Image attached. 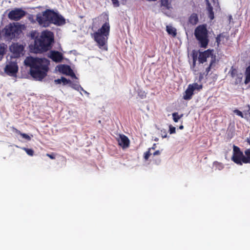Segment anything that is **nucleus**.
<instances>
[{"label":"nucleus","instance_id":"obj_21","mask_svg":"<svg viewBox=\"0 0 250 250\" xmlns=\"http://www.w3.org/2000/svg\"><path fill=\"white\" fill-rule=\"evenodd\" d=\"M161 3L162 6H164L167 9H169L170 8V3L169 0H161Z\"/></svg>","mask_w":250,"mask_h":250},{"label":"nucleus","instance_id":"obj_46","mask_svg":"<svg viewBox=\"0 0 250 250\" xmlns=\"http://www.w3.org/2000/svg\"><path fill=\"white\" fill-rule=\"evenodd\" d=\"M125 0V1L126 0Z\"/></svg>","mask_w":250,"mask_h":250},{"label":"nucleus","instance_id":"obj_19","mask_svg":"<svg viewBox=\"0 0 250 250\" xmlns=\"http://www.w3.org/2000/svg\"><path fill=\"white\" fill-rule=\"evenodd\" d=\"M207 9L209 14V17L211 20H213L214 18V12L213 11V8L208 1Z\"/></svg>","mask_w":250,"mask_h":250},{"label":"nucleus","instance_id":"obj_45","mask_svg":"<svg viewBox=\"0 0 250 250\" xmlns=\"http://www.w3.org/2000/svg\"><path fill=\"white\" fill-rule=\"evenodd\" d=\"M155 146V144H154V145H153V146H152L151 148H151V149H155V147H154V146Z\"/></svg>","mask_w":250,"mask_h":250},{"label":"nucleus","instance_id":"obj_36","mask_svg":"<svg viewBox=\"0 0 250 250\" xmlns=\"http://www.w3.org/2000/svg\"><path fill=\"white\" fill-rule=\"evenodd\" d=\"M62 77L61 78V79H58L55 80L54 82L56 84H60L62 83Z\"/></svg>","mask_w":250,"mask_h":250},{"label":"nucleus","instance_id":"obj_23","mask_svg":"<svg viewBox=\"0 0 250 250\" xmlns=\"http://www.w3.org/2000/svg\"><path fill=\"white\" fill-rule=\"evenodd\" d=\"M189 86H191V87L193 88V91L194 90H197L198 91H200L202 89L203 86L202 84H199L197 83H193L192 84H189Z\"/></svg>","mask_w":250,"mask_h":250},{"label":"nucleus","instance_id":"obj_26","mask_svg":"<svg viewBox=\"0 0 250 250\" xmlns=\"http://www.w3.org/2000/svg\"><path fill=\"white\" fill-rule=\"evenodd\" d=\"M237 72H238L236 68H235L234 67H233V66H232L231 67V69L229 72V73L230 74L231 77L232 78H234L235 76L238 75Z\"/></svg>","mask_w":250,"mask_h":250},{"label":"nucleus","instance_id":"obj_5","mask_svg":"<svg viewBox=\"0 0 250 250\" xmlns=\"http://www.w3.org/2000/svg\"><path fill=\"white\" fill-rule=\"evenodd\" d=\"M21 27L18 22L10 23L6 25L3 29L5 37L9 40L18 38L21 32Z\"/></svg>","mask_w":250,"mask_h":250},{"label":"nucleus","instance_id":"obj_22","mask_svg":"<svg viewBox=\"0 0 250 250\" xmlns=\"http://www.w3.org/2000/svg\"><path fill=\"white\" fill-rule=\"evenodd\" d=\"M245 154L246 155L245 158V162L246 164L250 163V149H247L245 151Z\"/></svg>","mask_w":250,"mask_h":250},{"label":"nucleus","instance_id":"obj_10","mask_svg":"<svg viewBox=\"0 0 250 250\" xmlns=\"http://www.w3.org/2000/svg\"><path fill=\"white\" fill-rule=\"evenodd\" d=\"M18 66L16 62H11L7 64L4 68V72L9 76L16 75L18 71Z\"/></svg>","mask_w":250,"mask_h":250},{"label":"nucleus","instance_id":"obj_40","mask_svg":"<svg viewBox=\"0 0 250 250\" xmlns=\"http://www.w3.org/2000/svg\"><path fill=\"white\" fill-rule=\"evenodd\" d=\"M196 57H197V55L195 56L194 55H193V63L194 64H195V63Z\"/></svg>","mask_w":250,"mask_h":250},{"label":"nucleus","instance_id":"obj_33","mask_svg":"<svg viewBox=\"0 0 250 250\" xmlns=\"http://www.w3.org/2000/svg\"><path fill=\"white\" fill-rule=\"evenodd\" d=\"M233 112L234 113H235L236 115H237L238 116L241 117V118H244L243 113L241 111L239 110L238 109H235L233 111Z\"/></svg>","mask_w":250,"mask_h":250},{"label":"nucleus","instance_id":"obj_7","mask_svg":"<svg viewBox=\"0 0 250 250\" xmlns=\"http://www.w3.org/2000/svg\"><path fill=\"white\" fill-rule=\"evenodd\" d=\"M245 156L243 152L240 150V148L235 145L233 146V154L231 157L232 161L235 164L239 165H242L243 163L246 164L245 162Z\"/></svg>","mask_w":250,"mask_h":250},{"label":"nucleus","instance_id":"obj_1","mask_svg":"<svg viewBox=\"0 0 250 250\" xmlns=\"http://www.w3.org/2000/svg\"><path fill=\"white\" fill-rule=\"evenodd\" d=\"M26 66L30 68V74L36 80L42 81L49 70V61L45 58L27 57L24 60Z\"/></svg>","mask_w":250,"mask_h":250},{"label":"nucleus","instance_id":"obj_27","mask_svg":"<svg viewBox=\"0 0 250 250\" xmlns=\"http://www.w3.org/2000/svg\"><path fill=\"white\" fill-rule=\"evenodd\" d=\"M71 87L78 91L83 90V88L78 83H70Z\"/></svg>","mask_w":250,"mask_h":250},{"label":"nucleus","instance_id":"obj_43","mask_svg":"<svg viewBox=\"0 0 250 250\" xmlns=\"http://www.w3.org/2000/svg\"><path fill=\"white\" fill-rule=\"evenodd\" d=\"M179 128L180 129H183L184 128V126L183 125H181Z\"/></svg>","mask_w":250,"mask_h":250},{"label":"nucleus","instance_id":"obj_29","mask_svg":"<svg viewBox=\"0 0 250 250\" xmlns=\"http://www.w3.org/2000/svg\"><path fill=\"white\" fill-rule=\"evenodd\" d=\"M215 62V58H214L213 59H211V62H210V64L209 66L206 68V72H207V75L208 74L209 72L211 70V67L212 66V65Z\"/></svg>","mask_w":250,"mask_h":250},{"label":"nucleus","instance_id":"obj_35","mask_svg":"<svg viewBox=\"0 0 250 250\" xmlns=\"http://www.w3.org/2000/svg\"><path fill=\"white\" fill-rule=\"evenodd\" d=\"M114 7H119L120 5L118 0H111Z\"/></svg>","mask_w":250,"mask_h":250},{"label":"nucleus","instance_id":"obj_4","mask_svg":"<svg viewBox=\"0 0 250 250\" xmlns=\"http://www.w3.org/2000/svg\"><path fill=\"white\" fill-rule=\"evenodd\" d=\"M194 36L201 47L206 48L209 43L208 31L206 24L199 25L194 30Z\"/></svg>","mask_w":250,"mask_h":250},{"label":"nucleus","instance_id":"obj_42","mask_svg":"<svg viewBox=\"0 0 250 250\" xmlns=\"http://www.w3.org/2000/svg\"><path fill=\"white\" fill-rule=\"evenodd\" d=\"M242 78V77H238V80H236V82H240L241 81V79Z\"/></svg>","mask_w":250,"mask_h":250},{"label":"nucleus","instance_id":"obj_44","mask_svg":"<svg viewBox=\"0 0 250 250\" xmlns=\"http://www.w3.org/2000/svg\"><path fill=\"white\" fill-rule=\"evenodd\" d=\"M247 142L250 145V139H247Z\"/></svg>","mask_w":250,"mask_h":250},{"label":"nucleus","instance_id":"obj_16","mask_svg":"<svg viewBox=\"0 0 250 250\" xmlns=\"http://www.w3.org/2000/svg\"><path fill=\"white\" fill-rule=\"evenodd\" d=\"M188 23L192 25L197 24L199 21L198 17L197 14L192 13L188 18Z\"/></svg>","mask_w":250,"mask_h":250},{"label":"nucleus","instance_id":"obj_30","mask_svg":"<svg viewBox=\"0 0 250 250\" xmlns=\"http://www.w3.org/2000/svg\"><path fill=\"white\" fill-rule=\"evenodd\" d=\"M224 37L225 36L222 33L218 35L216 37V42L217 43V45L218 46H219L220 43V42L221 41V38H224Z\"/></svg>","mask_w":250,"mask_h":250},{"label":"nucleus","instance_id":"obj_32","mask_svg":"<svg viewBox=\"0 0 250 250\" xmlns=\"http://www.w3.org/2000/svg\"><path fill=\"white\" fill-rule=\"evenodd\" d=\"M62 82L63 83V85H66L68 83H71V82L69 80H67L64 77H62Z\"/></svg>","mask_w":250,"mask_h":250},{"label":"nucleus","instance_id":"obj_9","mask_svg":"<svg viewBox=\"0 0 250 250\" xmlns=\"http://www.w3.org/2000/svg\"><path fill=\"white\" fill-rule=\"evenodd\" d=\"M211 57L212 59L215 56L213 54V50L208 49L204 52H200L198 56V61L200 63H203L207 62V59L208 58Z\"/></svg>","mask_w":250,"mask_h":250},{"label":"nucleus","instance_id":"obj_18","mask_svg":"<svg viewBox=\"0 0 250 250\" xmlns=\"http://www.w3.org/2000/svg\"><path fill=\"white\" fill-rule=\"evenodd\" d=\"M166 29L168 34L171 35L173 37H175L176 36V29L175 28L171 26H167Z\"/></svg>","mask_w":250,"mask_h":250},{"label":"nucleus","instance_id":"obj_24","mask_svg":"<svg viewBox=\"0 0 250 250\" xmlns=\"http://www.w3.org/2000/svg\"><path fill=\"white\" fill-rule=\"evenodd\" d=\"M248 109L244 111V118L248 120H250V106L248 105Z\"/></svg>","mask_w":250,"mask_h":250},{"label":"nucleus","instance_id":"obj_13","mask_svg":"<svg viewBox=\"0 0 250 250\" xmlns=\"http://www.w3.org/2000/svg\"><path fill=\"white\" fill-rule=\"evenodd\" d=\"M49 57L54 62H61L63 59L62 54L57 51H51L50 52Z\"/></svg>","mask_w":250,"mask_h":250},{"label":"nucleus","instance_id":"obj_25","mask_svg":"<svg viewBox=\"0 0 250 250\" xmlns=\"http://www.w3.org/2000/svg\"><path fill=\"white\" fill-rule=\"evenodd\" d=\"M173 120L174 122L177 123L178 122L179 120L183 117V114H182L180 115H179L177 112L173 113L172 114Z\"/></svg>","mask_w":250,"mask_h":250},{"label":"nucleus","instance_id":"obj_11","mask_svg":"<svg viewBox=\"0 0 250 250\" xmlns=\"http://www.w3.org/2000/svg\"><path fill=\"white\" fill-rule=\"evenodd\" d=\"M65 19L63 17L54 11L52 23L58 26H61L65 24Z\"/></svg>","mask_w":250,"mask_h":250},{"label":"nucleus","instance_id":"obj_6","mask_svg":"<svg viewBox=\"0 0 250 250\" xmlns=\"http://www.w3.org/2000/svg\"><path fill=\"white\" fill-rule=\"evenodd\" d=\"M53 15V10L46 9L42 12V15L39 14L37 16L36 20L40 25L47 27L52 23Z\"/></svg>","mask_w":250,"mask_h":250},{"label":"nucleus","instance_id":"obj_38","mask_svg":"<svg viewBox=\"0 0 250 250\" xmlns=\"http://www.w3.org/2000/svg\"><path fill=\"white\" fill-rule=\"evenodd\" d=\"M160 154L161 152L159 150H156L153 153V156H155V155H159Z\"/></svg>","mask_w":250,"mask_h":250},{"label":"nucleus","instance_id":"obj_12","mask_svg":"<svg viewBox=\"0 0 250 250\" xmlns=\"http://www.w3.org/2000/svg\"><path fill=\"white\" fill-rule=\"evenodd\" d=\"M58 70L60 72L63 74L71 76V77L76 78V75L73 72L72 69L71 68L70 66L68 65H61L58 66Z\"/></svg>","mask_w":250,"mask_h":250},{"label":"nucleus","instance_id":"obj_39","mask_svg":"<svg viewBox=\"0 0 250 250\" xmlns=\"http://www.w3.org/2000/svg\"><path fill=\"white\" fill-rule=\"evenodd\" d=\"M162 136L163 138L167 137V132L166 131H164V133L163 134H162Z\"/></svg>","mask_w":250,"mask_h":250},{"label":"nucleus","instance_id":"obj_3","mask_svg":"<svg viewBox=\"0 0 250 250\" xmlns=\"http://www.w3.org/2000/svg\"><path fill=\"white\" fill-rule=\"evenodd\" d=\"M110 28L109 22H105L100 29L91 34L92 38L101 49L107 50V47L105 45L107 42L109 35Z\"/></svg>","mask_w":250,"mask_h":250},{"label":"nucleus","instance_id":"obj_37","mask_svg":"<svg viewBox=\"0 0 250 250\" xmlns=\"http://www.w3.org/2000/svg\"><path fill=\"white\" fill-rule=\"evenodd\" d=\"M46 156H48V157H49L51 159H54L55 158V157L53 154H50L47 153L46 154Z\"/></svg>","mask_w":250,"mask_h":250},{"label":"nucleus","instance_id":"obj_41","mask_svg":"<svg viewBox=\"0 0 250 250\" xmlns=\"http://www.w3.org/2000/svg\"><path fill=\"white\" fill-rule=\"evenodd\" d=\"M203 78V74L202 73H200V75H199V80L201 81Z\"/></svg>","mask_w":250,"mask_h":250},{"label":"nucleus","instance_id":"obj_20","mask_svg":"<svg viewBox=\"0 0 250 250\" xmlns=\"http://www.w3.org/2000/svg\"><path fill=\"white\" fill-rule=\"evenodd\" d=\"M6 47L4 46V44H0V61L2 60L3 58L4 55L5 54Z\"/></svg>","mask_w":250,"mask_h":250},{"label":"nucleus","instance_id":"obj_34","mask_svg":"<svg viewBox=\"0 0 250 250\" xmlns=\"http://www.w3.org/2000/svg\"><path fill=\"white\" fill-rule=\"evenodd\" d=\"M169 131L170 134L175 133L176 132L175 127L174 126H172V125H170Z\"/></svg>","mask_w":250,"mask_h":250},{"label":"nucleus","instance_id":"obj_31","mask_svg":"<svg viewBox=\"0 0 250 250\" xmlns=\"http://www.w3.org/2000/svg\"><path fill=\"white\" fill-rule=\"evenodd\" d=\"M150 150L151 148H149L148 150L144 153V157L146 160H147L149 158L150 156L151 155V153H150Z\"/></svg>","mask_w":250,"mask_h":250},{"label":"nucleus","instance_id":"obj_2","mask_svg":"<svg viewBox=\"0 0 250 250\" xmlns=\"http://www.w3.org/2000/svg\"><path fill=\"white\" fill-rule=\"evenodd\" d=\"M53 33L48 30L42 32L39 37H36L34 41V50L37 53L46 52L52 48L54 42Z\"/></svg>","mask_w":250,"mask_h":250},{"label":"nucleus","instance_id":"obj_15","mask_svg":"<svg viewBox=\"0 0 250 250\" xmlns=\"http://www.w3.org/2000/svg\"><path fill=\"white\" fill-rule=\"evenodd\" d=\"M193 92L192 87H191V86L188 85L184 94L183 99L185 100H190L193 95Z\"/></svg>","mask_w":250,"mask_h":250},{"label":"nucleus","instance_id":"obj_17","mask_svg":"<svg viewBox=\"0 0 250 250\" xmlns=\"http://www.w3.org/2000/svg\"><path fill=\"white\" fill-rule=\"evenodd\" d=\"M11 128L13 132L20 135L23 138H24L28 141H30L31 140V137L28 134L21 133L20 130L14 126L11 127Z\"/></svg>","mask_w":250,"mask_h":250},{"label":"nucleus","instance_id":"obj_28","mask_svg":"<svg viewBox=\"0 0 250 250\" xmlns=\"http://www.w3.org/2000/svg\"><path fill=\"white\" fill-rule=\"evenodd\" d=\"M22 149L24 150L28 155L30 156L34 155V151L32 149L26 147H23Z\"/></svg>","mask_w":250,"mask_h":250},{"label":"nucleus","instance_id":"obj_14","mask_svg":"<svg viewBox=\"0 0 250 250\" xmlns=\"http://www.w3.org/2000/svg\"><path fill=\"white\" fill-rule=\"evenodd\" d=\"M118 144L123 148H126L129 146V140L125 135H121L118 140Z\"/></svg>","mask_w":250,"mask_h":250},{"label":"nucleus","instance_id":"obj_8","mask_svg":"<svg viewBox=\"0 0 250 250\" xmlns=\"http://www.w3.org/2000/svg\"><path fill=\"white\" fill-rule=\"evenodd\" d=\"M26 12L21 8H15L10 11L8 14V18L12 21H18L24 17Z\"/></svg>","mask_w":250,"mask_h":250}]
</instances>
